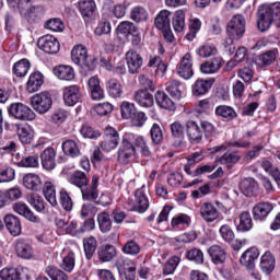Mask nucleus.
Masks as SVG:
<instances>
[{"mask_svg":"<svg viewBox=\"0 0 280 280\" xmlns=\"http://www.w3.org/2000/svg\"><path fill=\"white\" fill-rule=\"evenodd\" d=\"M147 143L148 140H145L142 136L126 133L122 137L120 147L117 151L118 163L121 165H128V163H130V161L137 156V148L141 149L142 145Z\"/></svg>","mask_w":280,"mask_h":280,"instance_id":"obj_1","label":"nucleus"},{"mask_svg":"<svg viewBox=\"0 0 280 280\" xmlns=\"http://www.w3.org/2000/svg\"><path fill=\"white\" fill-rule=\"evenodd\" d=\"M246 32V20L242 14L234 15L228 23L226 33L229 39L225 40L226 45H233V40H240Z\"/></svg>","mask_w":280,"mask_h":280,"instance_id":"obj_2","label":"nucleus"},{"mask_svg":"<svg viewBox=\"0 0 280 280\" xmlns=\"http://www.w3.org/2000/svg\"><path fill=\"white\" fill-rule=\"evenodd\" d=\"M71 58L74 65L81 67L83 71H93L95 69V58L89 57V52H86V47L83 45L74 46L71 50Z\"/></svg>","mask_w":280,"mask_h":280,"instance_id":"obj_3","label":"nucleus"},{"mask_svg":"<svg viewBox=\"0 0 280 280\" xmlns=\"http://www.w3.org/2000/svg\"><path fill=\"white\" fill-rule=\"evenodd\" d=\"M54 104V98L49 92H42L31 97V106L38 115H45L49 113Z\"/></svg>","mask_w":280,"mask_h":280,"instance_id":"obj_4","label":"nucleus"},{"mask_svg":"<svg viewBox=\"0 0 280 280\" xmlns=\"http://www.w3.org/2000/svg\"><path fill=\"white\" fill-rule=\"evenodd\" d=\"M8 112L11 117L20 121H34L36 119V113L23 103L11 104Z\"/></svg>","mask_w":280,"mask_h":280,"instance_id":"obj_5","label":"nucleus"},{"mask_svg":"<svg viewBox=\"0 0 280 280\" xmlns=\"http://www.w3.org/2000/svg\"><path fill=\"white\" fill-rule=\"evenodd\" d=\"M7 3L11 10L18 11L23 19H30L38 10L34 0H7Z\"/></svg>","mask_w":280,"mask_h":280,"instance_id":"obj_6","label":"nucleus"},{"mask_svg":"<svg viewBox=\"0 0 280 280\" xmlns=\"http://www.w3.org/2000/svg\"><path fill=\"white\" fill-rule=\"evenodd\" d=\"M273 22L275 16L272 15V10H270V4L259 5L257 10V27L259 32H268Z\"/></svg>","mask_w":280,"mask_h":280,"instance_id":"obj_7","label":"nucleus"},{"mask_svg":"<svg viewBox=\"0 0 280 280\" xmlns=\"http://www.w3.org/2000/svg\"><path fill=\"white\" fill-rule=\"evenodd\" d=\"M37 46L44 54H49L54 56L60 51V43L58 38L54 37V35H45L40 37L37 42Z\"/></svg>","mask_w":280,"mask_h":280,"instance_id":"obj_8","label":"nucleus"},{"mask_svg":"<svg viewBox=\"0 0 280 280\" xmlns=\"http://www.w3.org/2000/svg\"><path fill=\"white\" fill-rule=\"evenodd\" d=\"M116 268L119 275H124L127 280H135V272H137L135 261L120 257L116 260Z\"/></svg>","mask_w":280,"mask_h":280,"instance_id":"obj_9","label":"nucleus"},{"mask_svg":"<svg viewBox=\"0 0 280 280\" xmlns=\"http://www.w3.org/2000/svg\"><path fill=\"white\" fill-rule=\"evenodd\" d=\"M148 209H150V200H148V195H145V186H142L136 190L133 211L145 213Z\"/></svg>","mask_w":280,"mask_h":280,"instance_id":"obj_10","label":"nucleus"},{"mask_svg":"<svg viewBox=\"0 0 280 280\" xmlns=\"http://www.w3.org/2000/svg\"><path fill=\"white\" fill-rule=\"evenodd\" d=\"M126 61L128 71L131 74L137 73L143 67V58L133 49L126 52Z\"/></svg>","mask_w":280,"mask_h":280,"instance_id":"obj_11","label":"nucleus"},{"mask_svg":"<svg viewBox=\"0 0 280 280\" xmlns=\"http://www.w3.org/2000/svg\"><path fill=\"white\" fill-rule=\"evenodd\" d=\"M177 73L179 78L184 80H191L194 78V63L191 62V55L186 54L177 68Z\"/></svg>","mask_w":280,"mask_h":280,"instance_id":"obj_12","label":"nucleus"},{"mask_svg":"<svg viewBox=\"0 0 280 280\" xmlns=\"http://www.w3.org/2000/svg\"><path fill=\"white\" fill-rule=\"evenodd\" d=\"M15 253L20 259H32L34 257V247L25 238H19L15 242Z\"/></svg>","mask_w":280,"mask_h":280,"instance_id":"obj_13","label":"nucleus"},{"mask_svg":"<svg viewBox=\"0 0 280 280\" xmlns=\"http://www.w3.org/2000/svg\"><path fill=\"white\" fill-rule=\"evenodd\" d=\"M213 84H215V79H198L191 86L192 95H195V97L207 95Z\"/></svg>","mask_w":280,"mask_h":280,"instance_id":"obj_14","label":"nucleus"},{"mask_svg":"<svg viewBox=\"0 0 280 280\" xmlns=\"http://www.w3.org/2000/svg\"><path fill=\"white\" fill-rule=\"evenodd\" d=\"M165 91L173 97V100H176L177 102L183 100V96L185 95V84L180 83L178 80H172L168 81L165 85Z\"/></svg>","mask_w":280,"mask_h":280,"instance_id":"obj_15","label":"nucleus"},{"mask_svg":"<svg viewBox=\"0 0 280 280\" xmlns=\"http://www.w3.org/2000/svg\"><path fill=\"white\" fill-rule=\"evenodd\" d=\"M82 94L79 85H69L63 89V102L67 106H75L80 102Z\"/></svg>","mask_w":280,"mask_h":280,"instance_id":"obj_16","label":"nucleus"},{"mask_svg":"<svg viewBox=\"0 0 280 280\" xmlns=\"http://www.w3.org/2000/svg\"><path fill=\"white\" fill-rule=\"evenodd\" d=\"M13 210L15 211V213H19V215H23L25 220H28V222H33L34 224H40V218L34 214L27 203L16 202L13 205Z\"/></svg>","mask_w":280,"mask_h":280,"instance_id":"obj_17","label":"nucleus"},{"mask_svg":"<svg viewBox=\"0 0 280 280\" xmlns=\"http://www.w3.org/2000/svg\"><path fill=\"white\" fill-rule=\"evenodd\" d=\"M240 189L244 196L253 198V196H257L259 194V184L255 178L248 177L241 182Z\"/></svg>","mask_w":280,"mask_h":280,"instance_id":"obj_18","label":"nucleus"},{"mask_svg":"<svg viewBox=\"0 0 280 280\" xmlns=\"http://www.w3.org/2000/svg\"><path fill=\"white\" fill-rule=\"evenodd\" d=\"M3 220L7 231H9L10 235L13 237H19L22 231L21 219L14 214H7Z\"/></svg>","mask_w":280,"mask_h":280,"instance_id":"obj_19","label":"nucleus"},{"mask_svg":"<svg viewBox=\"0 0 280 280\" xmlns=\"http://www.w3.org/2000/svg\"><path fill=\"white\" fill-rule=\"evenodd\" d=\"M98 185H100V176L94 175L92 177L90 187L81 188L83 200H89V201L97 200L100 196V192L97 191Z\"/></svg>","mask_w":280,"mask_h":280,"instance_id":"obj_20","label":"nucleus"},{"mask_svg":"<svg viewBox=\"0 0 280 280\" xmlns=\"http://www.w3.org/2000/svg\"><path fill=\"white\" fill-rule=\"evenodd\" d=\"M43 84H45V77L43 73H40V71L32 72L26 83V91L27 93H36V91H40Z\"/></svg>","mask_w":280,"mask_h":280,"instance_id":"obj_21","label":"nucleus"},{"mask_svg":"<svg viewBox=\"0 0 280 280\" xmlns=\"http://www.w3.org/2000/svg\"><path fill=\"white\" fill-rule=\"evenodd\" d=\"M200 215L205 222L211 223L218 220L220 213L213 203L205 202L200 207Z\"/></svg>","mask_w":280,"mask_h":280,"instance_id":"obj_22","label":"nucleus"},{"mask_svg":"<svg viewBox=\"0 0 280 280\" xmlns=\"http://www.w3.org/2000/svg\"><path fill=\"white\" fill-rule=\"evenodd\" d=\"M97 255L100 261L107 264L117 257V247H115V245L104 244L98 247Z\"/></svg>","mask_w":280,"mask_h":280,"instance_id":"obj_23","label":"nucleus"},{"mask_svg":"<svg viewBox=\"0 0 280 280\" xmlns=\"http://www.w3.org/2000/svg\"><path fill=\"white\" fill-rule=\"evenodd\" d=\"M186 135L191 143H200L202 141V130L198 122L194 120L186 121Z\"/></svg>","mask_w":280,"mask_h":280,"instance_id":"obj_24","label":"nucleus"},{"mask_svg":"<svg viewBox=\"0 0 280 280\" xmlns=\"http://www.w3.org/2000/svg\"><path fill=\"white\" fill-rule=\"evenodd\" d=\"M40 161L44 170L47 172H51V170L56 168V150L54 148H46L40 153Z\"/></svg>","mask_w":280,"mask_h":280,"instance_id":"obj_25","label":"nucleus"},{"mask_svg":"<svg viewBox=\"0 0 280 280\" xmlns=\"http://www.w3.org/2000/svg\"><path fill=\"white\" fill-rule=\"evenodd\" d=\"M222 69V58L214 57L208 61H205L200 66V71L205 75H211L213 73H218Z\"/></svg>","mask_w":280,"mask_h":280,"instance_id":"obj_26","label":"nucleus"},{"mask_svg":"<svg viewBox=\"0 0 280 280\" xmlns=\"http://www.w3.org/2000/svg\"><path fill=\"white\" fill-rule=\"evenodd\" d=\"M256 259H259V249L256 247H250L243 253L240 261L242 266H245V268L252 269L255 268Z\"/></svg>","mask_w":280,"mask_h":280,"instance_id":"obj_27","label":"nucleus"},{"mask_svg":"<svg viewBox=\"0 0 280 280\" xmlns=\"http://www.w3.org/2000/svg\"><path fill=\"white\" fill-rule=\"evenodd\" d=\"M23 185L31 191H40L43 189V180L34 173H28L23 177Z\"/></svg>","mask_w":280,"mask_h":280,"instance_id":"obj_28","label":"nucleus"},{"mask_svg":"<svg viewBox=\"0 0 280 280\" xmlns=\"http://www.w3.org/2000/svg\"><path fill=\"white\" fill-rule=\"evenodd\" d=\"M79 10L83 19H93L97 10L95 0H81L79 1Z\"/></svg>","mask_w":280,"mask_h":280,"instance_id":"obj_29","label":"nucleus"},{"mask_svg":"<svg viewBox=\"0 0 280 280\" xmlns=\"http://www.w3.org/2000/svg\"><path fill=\"white\" fill-rule=\"evenodd\" d=\"M135 102L143 108L154 106V96L148 90H139L135 93Z\"/></svg>","mask_w":280,"mask_h":280,"instance_id":"obj_30","label":"nucleus"},{"mask_svg":"<svg viewBox=\"0 0 280 280\" xmlns=\"http://www.w3.org/2000/svg\"><path fill=\"white\" fill-rule=\"evenodd\" d=\"M272 212V205L269 202H260L253 208L254 220H266Z\"/></svg>","mask_w":280,"mask_h":280,"instance_id":"obj_31","label":"nucleus"},{"mask_svg":"<svg viewBox=\"0 0 280 280\" xmlns=\"http://www.w3.org/2000/svg\"><path fill=\"white\" fill-rule=\"evenodd\" d=\"M240 161H242V155H240V152L237 151L226 152L217 159V163L226 165L228 170H231L232 165L240 163Z\"/></svg>","mask_w":280,"mask_h":280,"instance_id":"obj_32","label":"nucleus"},{"mask_svg":"<svg viewBox=\"0 0 280 280\" xmlns=\"http://www.w3.org/2000/svg\"><path fill=\"white\" fill-rule=\"evenodd\" d=\"M155 102L160 108H164L165 110H174V108H176L174 101H172V98H170V96L163 91H158L155 93Z\"/></svg>","mask_w":280,"mask_h":280,"instance_id":"obj_33","label":"nucleus"},{"mask_svg":"<svg viewBox=\"0 0 280 280\" xmlns=\"http://www.w3.org/2000/svg\"><path fill=\"white\" fill-rule=\"evenodd\" d=\"M170 16H172V12L167 10L160 11L154 20L155 27L158 30H170L171 27Z\"/></svg>","mask_w":280,"mask_h":280,"instance_id":"obj_34","label":"nucleus"},{"mask_svg":"<svg viewBox=\"0 0 280 280\" xmlns=\"http://www.w3.org/2000/svg\"><path fill=\"white\" fill-rule=\"evenodd\" d=\"M96 221L101 233H110V230L113 229V221L110 220V214L108 212L103 211L98 213Z\"/></svg>","mask_w":280,"mask_h":280,"instance_id":"obj_35","label":"nucleus"},{"mask_svg":"<svg viewBox=\"0 0 280 280\" xmlns=\"http://www.w3.org/2000/svg\"><path fill=\"white\" fill-rule=\"evenodd\" d=\"M277 56H279V49L273 48L271 50H267L266 52L259 55L257 57V62L260 67H269V65H272V62L277 60Z\"/></svg>","mask_w":280,"mask_h":280,"instance_id":"obj_36","label":"nucleus"},{"mask_svg":"<svg viewBox=\"0 0 280 280\" xmlns=\"http://www.w3.org/2000/svg\"><path fill=\"white\" fill-rule=\"evenodd\" d=\"M69 183L74 187H79V189H83L89 185V177H86V173L75 171L70 175Z\"/></svg>","mask_w":280,"mask_h":280,"instance_id":"obj_37","label":"nucleus"},{"mask_svg":"<svg viewBox=\"0 0 280 280\" xmlns=\"http://www.w3.org/2000/svg\"><path fill=\"white\" fill-rule=\"evenodd\" d=\"M54 73L59 80H66L68 82H71L75 78V71H73L71 66H59L55 68Z\"/></svg>","mask_w":280,"mask_h":280,"instance_id":"obj_38","label":"nucleus"},{"mask_svg":"<svg viewBox=\"0 0 280 280\" xmlns=\"http://www.w3.org/2000/svg\"><path fill=\"white\" fill-rule=\"evenodd\" d=\"M18 137L21 143L24 145H30L34 141V131L32 127L24 125L18 128Z\"/></svg>","mask_w":280,"mask_h":280,"instance_id":"obj_39","label":"nucleus"},{"mask_svg":"<svg viewBox=\"0 0 280 280\" xmlns=\"http://www.w3.org/2000/svg\"><path fill=\"white\" fill-rule=\"evenodd\" d=\"M208 253L211 257V260L214 264H224L226 261V252L220 245H212L209 249Z\"/></svg>","mask_w":280,"mask_h":280,"instance_id":"obj_40","label":"nucleus"},{"mask_svg":"<svg viewBox=\"0 0 280 280\" xmlns=\"http://www.w3.org/2000/svg\"><path fill=\"white\" fill-rule=\"evenodd\" d=\"M43 194L51 207H58V199H56V186H54L51 182H46L44 184Z\"/></svg>","mask_w":280,"mask_h":280,"instance_id":"obj_41","label":"nucleus"},{"mask_svg":"<svg viewBox=\"0 0 280 280\" xmlns=\"http://www.w3.org/2000/svg\"><path fill=\"white\" fill-rule=\"evenodd\" d=\"M275 256L270 252L265 253L261 256L260 268L265 275H270L275 270Z\"/></svg>","mask_w":280,"mask_h":280,"instance_id":"obj_42","label":"nucleus"},{"mask_svg":"<svg viewBox=\"0 0 280 280\" xmlns=\"http://www.w3.org/2000/svg\"><path fill=\"white\" fill-rule=\"evenodd\" d=\"M236 229L241 233H246L253 229V217H250V212L244 211L240 214V223Z\"/></svg>","mask_w":280,"mask_h":280,"instance_id":"obj_43","label":"nucleus"},{"mask_svg":"<svg viewBox=\"0 0 280 280\" xmlns=\"http://www.w3.org/2000/svg\"><path fill=\"white\" fill-rule=\"evenodd\" d=\"M172 137L175 140L174 145L178 148L185 139V129L180 122H173L171 125Z\"/></svg>","mask_w":280,"mask_h":280,"instance_id":"obj_44","label":"nucleus"},{"mask_svg":"<svg viewBox=\"0 0 280 280\" xmlns=\"http://www.w3.org/2000/svg\"><path fill=\"white\" fill-rule=\"evenodd\" d=\"M83 248L86 259H93L95 250H97V240L94 236H90L83 240Z\"/></svg>","mask_w":280,"mask_h":280,"instance_id":"obj_45","label":"nucleus"},{"mask_svg":"<svg viewBox=\"0 0 280 280\" xmlns=\"http://www.w3.org/2000/svg\"><path fill=\"white\" fill-rule=\"evenodd\" d=\"M261 167L267 174H270L272 176L273 180L277 183V185L280 187V171L279 167H277L272 162L268 160H264L261 162Z\"/></svg>","mask_w":280,"mask_h":280,"instance_id":"obj_46","label":"nucleus"},{"mask_svg":"<svg viewBox=\"0 0 280 280\" xmlns=\"http://www.w3.org/2000/svg\"><path fill=\"white\" fill-rule=\"evenodd\" d=\"M30 67H32L30 60L22 59L14 63L13 73L16 75V78H25L27 75V71H30Z\"/></svg>","mask_w":280,"mask_h":280,"instance_id":"obj_47","label":"nucleus"},{"mask_svg":"<svg viewBox=\"0 0 280 280\" xmlns=\"http://www.w3.org/2000/svg\"><path fill=\"white\" fill-rule=\"evenodd\" d=\"M172 25L174 32L177 34L183 32L185 30V11L177 10L172 19Z\"/></svg>","mask_w":280,"mask_h":280,"instance_id":"obj_48","label":"nucleus"},{"mask_svg":"<svg viewBox=\"0 0 280 280\" xmlns=\"http://www.w3.org/2000/svg\"><path fill=\"white\" fill-rule=\"evenodd\" d=\"M62 151L67 156H71L72 159H75V156H80V148L78 147V143L73 140H66L62 142Z\"/></svg>","mask_w":280,"mask_h":280,"instance_id":"obj_49","label":"nucleus"},{"mask_svg":"<svg viewBox=\"0 0 280 280\" xmlns=\"http://www.w3.org/2000/svg\"><path fill=\"white\" fill-rule=\"evenodd\" d=\"M107 93L110 97H121V83L117 79H112L106 83Z\"/></svg>","mask_w":280,"mask_h":280,"instance_id":"obj_50","label":"nucleus"},{"mask_svg":"<svg viewBox=\"0 0 280 280\" xmlns=\"http://www.w3.org/2000/svg\"><path fill=\"white\" fill-rule=\"evenodd\" d=\"M59 202L63 211H73V199L65 188L59 191Z\"/></svg>","mask_w":280,"mask_h":280,"instance_id":"obj_51","label":"nucleus"},{"mask_svg":"<svg viewBox=\"0 0 280 280\" xmlns=\"http://www.w3.org/2000/svg\"><path fill=\"white\" fill-rule=\"evenodd\" d=\"M121 252L124 253V255H131L132 257H135L141 253V246L135 240H129L121 247Z\"/></svg>","mask_w":280,"mask_h":280,"instance_id":"obj_52","label":"nucleus"},{"mask_svg":"<svg viewBox=\"0 0 280 280\" xmlns=\"http://www.w3.org/2000/svg\"><path fill=\"white\" fill-rule=\"evenodd\" d=\"M215 115H218V117H223L224 119L229 120L235 119V117H237V113L235 112V109L226 105H219L215 108Z\"/></svg>","mask_w":280,"mask_h":280,"instance_id":"obj_53","label":"nucleus"},{"mask_svg":"<svg viewBox=\"0 0 280 280\" xmlns=\"http://www.w3.org/2000/svg\"><path fill=\"white\" fill-rule=\"evenodd\" d=\"M60 268L65 270V272H73V268H75V253L69 252L63 257Z\"/></svg>","mask_w":280,"mask_h":280,"instance_id":"obj_54","label":"nucleus"},{"mask_svg":"<svg viewBox=\"0 0 280 280\" xmlns=\"http://www.w3.org/2000/svg\"><path fill=\"white\" fill-rule=\"evenodd\" d=\"M27 202L37 211V213H44L46 207H45V200L43 197L38 195H31L27 197Z\"/></svg>","mask_w":280,"mask_h":280,"instance_id":"obj_55","label":"nucleus"},{"mask_svg":"<svg viewBox=\"0 0 280 280\" xmlns=\"http://www.w3.org/2000/svg\"><path fill=\"white\" fill-rule=\"evenodd\" d=\"M202 27V22L197 18L190 19L189 21V32L186 34V38L191 42L196 38V35L200 32Z\"/></svg>","mask_w":280,"mask_h":280,"instance_id":"obj_56","label":"nucleus"},{"mask_svg":"<svg viewBox=\"0 0 280 280\" xmlns=\"http://www.w3.org/2000/svg\"><path fill=\"white\" fill-rule=\"evenodd\" d=\"M117 32L121 34V36L128 37L133 32H137V26L130 21H124L118 24Z\"/></svg>","mask_w":280,"mask_h":280,"instance_id":"obj_57","label":"nucleus"},{"mask_svg":"<svg viewBox=\"0 0 280 280\" xmlns=\"http://www.w3.org/2000/svg\"><path fill=\"white\" fill-rule=\"evenodd\" d=\"M45 272L51 280H69V276L65 273V271L58 269V267L48 266L46 267Z\"/></svg>","mask_w":280,"mask_h":280,"instance_id":"obj_58","label":"nucleus"},{"mask_svg":"<svg viewBox=\"0 0 280 280\" xmlns=\"http://www.w3.org/2000/svg\"><path fill=\"white\" fill-rule=\"evenodd\" d=\"M120 113L124 119H132L137 113V107L128 101H125L120 105Z\"/></svg>","mask_w":280,"mask_h":280,"instance_id":"obj_59","label":"nucleus"},{"mask_svg":"<svg viewBox=\"0 0 280 280\" xmlns=\"http://www.w3.org/2000/svg\"><path fill=\"white\" fill-rule=\"evenodd\" d=\"M130 19L131 21H135L136 23H141L142 21L148 20V11L143 9V7H135L130 12Z\"/></svg>","mask_w":280,"mask_h":280,"instance_id":"obj_60","label":"nucleus"},{"mask_svg":"<svg viewBox=\"0 0 280 280\" xmlns=\"http://www.w3.org/2000/svg\"><path fill=\"white\" fill-rule=\"evenodd\" d=\"M186 258L189 261H194L195 264L202 265L205 264V254L202 250L198 248L190 249L186 253Z\"/></svg>","mask_w":280,"mask_h":280,"instance_id":"obj_61","label":"nucleus"},{"mask_svg":"<svg viewBox=\"0 0 280 280\" xmlns=\"http://www.w3.org/2000/svg\"><path fill=\"white\" fill-rule=\"evenodd\" d=\"M15 163L19 167H38L39 165L38 156L36 155L22 158L21 160H16Z\"/></svg>","mask_w":280,"mask_h":280,"instance_id":"obj_62","label":"nucleus"},{"mask_svg":"<svg viewBox=\"0 0 280 280\" xmlns=\"http://www.w3.org/2000/svg\"><path fill=\"white\" fill-rule=\"evenodd\" d=\"M196 54L200 58H210V56L218 54V48L214 45H203L196 50Z\"/></svg>","mask_w":280,"mask_h":280,"instance_id":"obj_63","label":"nucleus"},{"mask_svg":"<svg viewBox=\"0 0 280 280\" xmlns=\"http://www.w3.org/2000/svg\"><path fill=\"white\" fill-rule=\"evenodd\" d=\"M0 279L2 280H21V273L14 268H4L0 270Z\"/></svg>","mask_w":280,"mask_h":280,"instance_id":"obj_64","label":"nucleus"}]
</instances>
